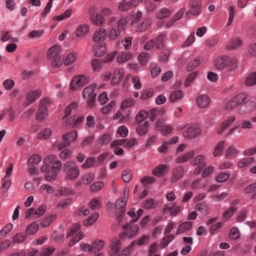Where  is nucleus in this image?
I'll return each mask as SVG.
<instances>
[{
	"label": "nucleus",
	"instance_id": "57",
	"mask_svg": "<svg viewBox=\"0 0 256 256\" xmlns=\"http://www.w3.org/2000/svg\"><path fill=\"white\" fill-rule=\"evenodd\" d=\"M132 36H126L122 40V44L124 46L125 50H129L132 44Z\"/></svg>",
	"mask_w": 256,
	"mask_h": 256
},
{
	"label": "nucleus",
	"instance_id": "51",
	"mask_svg": "<svg viewBox=\"0 0 256 256\" xmlns=\"http://www.w3.org/2000/svg\"><path fill=\"white\" fill-rule=\"evenodd\" d=\"M94 180V174L90 172L84 173L82 176V180L84 184H88Z\"/></svg>",
	"mask_w": 256,
	"mask_h": 256
},
{
	"label": "nucleus",
	"instance_id": "3",
	"mask_svg": "<svg viewBox=\"0 0 256 256\" xmlns=\"http://www.w3.org/2000/svg\"><path fill=\"white\" fill-rule=\"evenodd\" d=\"M64 171L65 174V178L69 180H76L80 174V170L76 162L68 161L64 165Z\"/></svg>",
	"mask_w": 256,
	"mask_h": 256
},
{
	"label": "nucleus",
	"instance_id": "5",
	"mask_svg": "<svg viewBox=\"0 0 256 256\" xmlns=\"http://www.w3.org/2000/svg\"><path fill=\"white\" fill-rule=\"evenodd\" d=\"M50 104L48 98H44L40 102L39 108L36 113V118L38 120H42L48 115V107Z\"/></svg>",
	"mask_w": 256,
	"mask_h": 256
},
{
	"label": "nucleus",
	"instance_id": "24",
	"mask_svg": "<svg viewBox=\"0 0 256 256\" xmlns=\"http://www.w3.org/2000/svg\"><path fill=\"white\" fill-rule=\"evenodd\" d=\"M184 174V168L180 166L176 167L174 169L170 179L171 182L178 181L182 176Z\"/></svg>",
	"mask_w": 256,
	"mask_h": 256
},
{
	"label": "nucleus",
	"instance_id": "49",
	"mask_svg": "<svg viewBox=\"0 0 256 256\" xmlns=\"http://www.w3.org/2000/svg\"><path fill=\"white\" fill-rule=\"evenodd\" d=\"M149 59V54L148 53L142 52L138 57L139 64L142 66H146Z\"/></svg>",
	"mask_w": 256,
	"mask_h": 256
},
{
	"label": "nucleus",
	"instance_id": "44",
	"mask_svg": "<svg viewBox=\"0 0 256 256\" xmlns=\"http://www.w3.org/2000/svg\"><path fill=\"white\" fill-rule=\"evenodd\" d=\"M149 122L148 121L144 122V123H140L138 124L136 131L140 136H143L146 134L148 130V128Z\"/></svg>",
	"mask_w": 256,
	"mask_h": 256
},
{
	"label": "nucleus",
	"instance_id": "62",
	"mask_svg": "<svg viewBox=\"0 0 256 256\" xmlns=\"http://www.w3.org/2000/svg\"><path fill=\"white\" fill-rule=\"evenodd\" d=\"M55 250V248L52 246H48L42 248L40 252V256H50L52 254Z\"/></svg>",
	"mask_w": 256,
	"mask_h": 256
},
{
	"label": "nucleus",
	"instance_id": "41",
	"mask_svg": "<svg viewBox=\"0 0 256 256\" xmlns=\"http://www.w3.org/2000/svg\"><path fill=\"white\" fill-rule=\"evenodd\" d=\"M89 206L92 210L100 209L102 206V202L100 198H92L89 204Z\"/></svg>",
	"mask_w": 256,
	"mask_h": 256
},
{
	"label": "nucleus",
	"instance_id": "55",
	"mask_svg": "<svg viewBox=\"0 0 256 256\" xmlns=\"http://www.w3.org/2000/svg\"><path fill=\"white\" fill-rule=\"evenodd\" d=\"M42 160L41 157L38 154H34L30 157L28 160V164L30 166H35L40 162Z\"/></svg>",
	"mask_w": 256,
	"mask_h": 256
},
{
	"label": "nucleus",
	"instance_id": "21",
	"mask_svg": "<svg viewBox=\"0 0 256 256\" xmlns=\"http://www.w3.org/2000/svg\"><path fill=\"white\" fill-rule=\"evenodd\" d=\"M210 102V98L205 94L200 95L196 98L197 106L202 108H206L209 105Z\"/></svg>",
	"mask_w": 256,
	"mask_h": 256
},
{
	"label": "nucleus",
	"instance_id": "9",
	"mask_svg": "<svg viewBox=\"0 0 256 256\" xmlns=\"http://www.w3.org/2000/svg\"><path fill=\"white\" fill-rule=\"evenodd\" d=\"M188 10L190 14L194 16H198L202 12L201 0H190L188 4Z\"/></svg>",
	"mask_w": 256,
	"mask_h": 256
},
{
	"label": "nucleus",
	"instance_id": "50",
	"mask_svg": "<svg viewBox=\"0 0 256 256\" xmlns=\"http://www.w3.org/2000/svg\"><path fill=\"white\" fill-rule=\"evenodd\" d=\"M48 60L50 61V64L53 68H59L64 62L63 58L62 55Z\"/></svg>",
	"mask_w": 256,
	"mask_h": 256
},
{
	"label": "nucleus",
	"instance_id": "17",
	"mask_svg": "<svg viewBox=\"0 0 256 256\" xmlns=\"http://www.w3.org/2000/svg\"><path fill=\"white\" fill-rule=\"evenodd\" d=\"M106 37V29L100 28L94 32L92 40L94 42H102V41L105 40Z\"/></svg>",
	"mask_w": 256,
	"mask_h": 256
},
{
	"label": "nucleus",
	"instance_id": "2",
	"mask_svg": "<svg viewBox=\"0 0 256 256\" xmlns=\"http://www.w3.org/2000/svg\"><path fill=\"white\" fill-rule=\"evenodd\" d=\"M43 162L45 164H50L52 166V174L47 172L44 176L45 179L48 181L54 180L56 177L57 172L62 166L61 162L56 159L55 156L50 154L44 158Z\"/></svg>",
	"mask_w": 256,
	"mask_h": 256
},
{
	"label": "nucleus",
	"instance_id": "30",
	"mask_svg": "<svg viewBox=\"0 0 256 256\" xmlns=\"http://www.w3.org/2000/svg\"><path fill=\"white\" fill-rule=\"evenodd\" d=\"M61 55L60 48L57 45L50 47L47 52V56L48 60L54 58L56 56L57 57Z\"/></svg>",
	"mask_w": 256,
	"mask_h": 256
},
{
	"label": "nucleus",
	"instance_id": "59",
	"mask_svg": "<svg viewBox=\"0 0 256 256\" xmlns=\"http://www.w3.org/2000/svg\"><path fill=\"white\" fill-rule=\"evenodd\" d=\"M13 228V225L11 223L6 224L0 230V236L4 237Z\"/></svg>",
	"mask_w": 256,
	"mask_h": 256
},
{
	"label": "nucleus",
	"instance_id": "64",
	"mask_svg": "<svg viewBox=\"0 0 256 256\" xmlns=\"http://www.w3.org/2000/svg\"><path fill=\"white\" fill-rule=\"evenodd\" d=\"M230 176V174L228 172H222L216 176V180L218 182H223L227 180Z\"/></svg>",
	"mask_w": 256,
	"mask_h": 256
},
{
	"label": "nucleus",
	"instance_id": "46",
	"mask_svg": "<svg viewBox=\"0 0 256 256\" xmlns=\"http://www.w3.org/2000/svg\"><path fill=\"white\" fill-rule=\"evenodd\" d=\"M93 252L96 253L100 250L104 245V242L102 240H96L92 244Z\"/></svg>",
	"mask_w": 256,
	"mask_h": 256
},
{
	"label": "nucleus",
	"instance_id": "23",
	"mask_svg": "<svg viewBox=\"0 0 256 256\" xmlns=\"http://www.w3.org/2000/svg\"><path fill=\"white\" fill-rule=\"evenodd\" d=\"M156 128L157 130H160L164 136L169 134L172 130L170 126L163 125V121L162 120H158L156 121Z\"/></svg>",
	"mask_w": 256,
	"mask_h": 256
},
{
	"label": "nucleus",
	"instance_id": "22",
	"mask_svg": "<svg viewBox=\"0 0 256 256\" xmlns=\"http://www.w3.org/2000/svg\"><path fill=\"white\" fill-rule=\"evenodd\" d=\"M236 120V116H228L224 122H222L220 126L218 128L216 132L218 134H220L226 128L229 126H230Z\"/></svg>",
	"mask_w": 256,
	"mask_h": 256
},
{
	"label": "nucleus",
	"instance_id": "52",
	"mask_svg": "<svg viewBox=\"0 0 256 256\" xmlns=\"http://www.w3.org/2000/svg\"><path fill=\"white\" fill-rule=\"evenodd\" d=\"M155 42L156 48L160 49L164 46L165 42V36L164 34H160L158 36Z\"/></svg>",
	"mask_w": 256,
	"mask_h": 256
},
{
	"label": "nucleus",
	"instance_id": "19",
	"mask_svg": "<svg viewBox=\"0 0 256 256\" xmlns=\"http://www.w3.org/2000/svg\"><path fill=\"white\" fill-rule=\"evenodd\" d=\"M240 148L238 144L232 145L229 146L225 153V156L227 158H234L240 152Z\"/></svg>",
	"mask_w": 256,
	"mask_h": 256
},
{
	"label": "nucleus",
	"instance_id": "60",
	"mask_svg": "<svg viewBox=\"0 0 256 256\" xmlns=\"http://www.w3.org/2000/svg\"><path fill=\"white\" fill-rule=\"evenodd\" d=\"M96 162L95 158L90 156L88 158L85 162L82 165V168H88L92 167Z\"/></svg>",
	"mask_w": 256,
	"mask_h": 256
},
{
	"label": "nucleus",
	"instance_id": "58",
	"mask_svg": "<svg viewBox=\"0 0 256 256\" xmlns=\"http://www.w3.org/2000/svg\"><path fill=\"white\" fill-rule=\"evenodd\" d=\"M78 106V104L76 102H73L70 105L68 106L65 109V114L63 117V118L64 119L68 116H69L71 114L72 110L76 109Z\"/></svg>",
	"mask_w": 256,
	"mask_h": 256
},
{
	"label": "nucleus",
	"instance_id": "11",
	"mask_svg": "<svg viewBox=\"0 0 256 256\" xmlns=\"http://www.w3.org/2000/svg\"><path fill=\"white\" fill-rule=\"evenodd\" d=\"M78 137L77 132L72 130L67 132L63 134L62 140L64 141V144L63 145L60 144L58 146L59 149H62L66 146L70 144V142L74 141Z\"/></svg>",
	"mask_w": 256,
	"mask_h": 256
},
{
	"label": "nucleus",
	"instance_id": "48",
	"mask_svg": "<svg viewBox=\"0 0 256 256\" xmlns=\"http://www.w3.org/2000/svg\"><path fill=\"white\" fill-rule=\"evenodd\" d=\"M84 237V234L82 232H79L78 233L73 236L68 242V246H72L78 241L82 239Z\"/></svg>",
	"mask_w": 256,
	"mask_h": 256
},
{
	"label": "nucleus",
	"instance_id": "38",
	"mask_svg": "<svg viewBox=\"0 0 256 256\" xmlns=\"http://www.w3.org/2000/svg\"><path fill=\"white\" fill-rule=\"evenodd\" d=\"M192 222H184L178 226L176 234H179L191 228Z\"/></svg>",
	"mask_w": 256,
	"mask_h": 256
},
{
	"label": "nucleus",
	"instance_id": "54",
	"mask_svg": "<svg viewBox=\"0 0 256 256\" xmlns=\"http://www.w3.org/2000/svg\"><path fill=\"white\" fill-rule=\"evenodd\" d=\"M204 158L202 155L198 156L192 161L193 164L197 165L198 166H200V168H204L206 163L204 160Z\"/></svg>",
	"mask_w": 256,
	"mask_h": 256
},
{
	"label": "nucleus",
	"instance_id": "13",
	"mask_svg": "<svg viewBox=\"0 0 256 256\" xmlns=\"http://www.w3.org/2000/svg\"><path fill=\"white\" fill-rule=\"evenodd\" d=\"M41 94L42 90L40 89L28 92L24 106H26L34 102L40 96Z\"/></svg>",
	"mask_w": 256,
	"mask_h": 256
},
{
	"label": "nucleus",
	"instance_id": "42",
	"mask_svg": "<svg viewBox=\"0 0 256 256\" xmlns=\"http://www.w3.org/2000/svg\"><path fill=\"white\" fill-rule=\"evenodd\" d=\"M254 158L252 157H248L241 159L238 162V166L239 168H244L253 163Z\"/></svg>",
	"mask_w": 256,
	"mask_h": 256
},
{
	"label": "nucleus",
	"instance_id": "35",
	"mask_svg": "<svg viewBox=\"0 0 256 256\" xmlns=\"http://www.w3.org/2000/svg\"><path fill=\"white\" fill-rule=\"evenodd\" d=\"M52 130L48 128L42 129L38 134L37 138L40 140H46L52 135Z\"/></svg>",
	"mask_w": 256,
	"mask_h": 256
},
{
	"label": "nucleus",
	"instance_id": "27",
	"mask_svg": "<svg viewBox=\"0 0 256 256\" xmlns=\"http://www.w3.org/2000/svg\"><path fill=\"white\" fill-rule=\"evenodd\" d=\"M124 71L122 68H116L114 72L111 82L112 84H116L121 81L123 78Z\"/></svg>",
	"mask_w": 256,
	"mask_h": 256
},
{
	"label": "nucleus",
	"instance_id": "4",
	"mask_svg": "<svg viewBox=\"0 0 256 256\" xmlns=\"http://www.w3.org/2000/svg\"><path fill=\"white\" fill-rule=\"evenodd\" d=\"M96 84H92L84 88L82 92V98L86 99L88 104L92 106L94 105L96 97Z\"/></svg>",
	"mask_w": 256,
	"mask_h": 256
},
{
	"label": "nucleus",
	"instance_id": "63",
	"mask_svg": "<svg viewBox=\"0 0 256 256\" xmlns=\"http://www.w3.org/2000/svg\"><path fill=\"white\" fill-rule=\"evenodd\" d=\"M200 64V60H190L187 66V70L188 71H192L197 68Z\"/></svg>",
	"mask_w": 256,
	"mask_h": 256
},
{
	"label": "nucleus",
	"instance_id": "29",
	"mask_svg": "<svg viewBox=\"0 0 256 256\" xmlns=\"http://www.w3.org/2000/svg\"><path fill=\"white\" fill-rule=\"evenodd\" d=\"M226 66L224 68L228 71H234L238 65L237 59L236 57L227 56Z\"/></svg>",
	"mask_w": 256,
	"mask_h": 256
},
{
	"label": "nucleus",
	"instance_id": "40",
	"mask_svg": "<svg viewBox=\"0 0 256 256\" xmlns=\"http://www.w3.org/2000/svg\"><path fill=\"white\" fill-rule=\"evenodd\" d=\"M245 84L251 86L256 84V72H252L249 74L245 79Z\"/></svg>",
	"mask_w": 256,
	"mask_h": 256
},
{
	"label": "nucleus",
	"instance_id": "53",
	"mask_svg": "<svg viewBox=\"0 0 256 256\" xmlns=\"http://www.w3.org/2000/svg\"><path fill=\"white\" fill-rule=\"evenodd\" d=\"M136 104V101L132 98H128L124 100L120 106L122 110H124L128 108L133 106Z\"/></svg>",
	"mask_w": 256,
	"mask_h": 256
},
{
	"label": "nucleus",
	"instance_id": "15",
	"mask_svg": "<svg viewBox=\"0 0 256 256\" xmlns=\"http://www.w3.org/2000/svg\"><path fill=\"white\" fill-rule=\"evenodd\" d=\"M120 240L118 238L113 240L110 246L109 254L111 256H120Z\"/></svg>",
	"mask_w": 256,
	"mask_h": 256
},
{
	"label": "nucleus",
	"instance_id": "10",
	"mask_svg": "<svg viewBox=\"0 0 256 256\" xmlns=\"http://www.w3.org/2000/svg\"><path fill=\"white\" fill-rule=\"evenodd\" d=\"M140 3L139 0H122L119 2L118 9L120 12H126L134 8Z\"/></svg>",
	"mask_w": 256,
	"mask_h": 256
},
{
	"label": "nucleus",
	"instance_id": "18",
	"mask_svg": "<svg viewBox=\"0 0 256 256\" xmlns=\"http://www.w3.org/2000/svg\"><path fill=\"white\" fill-rule=\"evenodd\" d=\"M92 54L96 56H102L106 52L105 43L102 42H96L92 48Z\"/></svg>",
	"mask_w": 256,
	"mask_h": 256
},
{
	"label": "nucleus",
	"instance_id": "7",
	"mask_svg": "<svg viewBox=\"0 0 256 256\" xmlns=\"http://www.w3.org/2000/svg\"><path fill=\"white\" fill-rule=\"evenodd\" d=\"M247 98V94L244 92L240 93L234 97L227 103L226 108L232 109L242 104Z\"/></svg>",
	"mask_w": 256,
	"mask_h": 256
},
{
	"label": "nucleus",
	"instance_id": "31",
	"mask_svg": "<svg viewBox=\"0 0 256 256\" xmlns=\"http://www.w3.org/2000/svg\"><path fill=\"white\" fill-rule=\"evenodd\" d=\"M170 10L166 7L160 8L156 13V17L158 20H162L171 14Z\"/></svg>",
	"mask_w": 256,
	"mask_h": 256
},
{
	"label": "nucleus",
	"instance_id": "32",
	"mask_svg": "<svg viewBox=\"0 0 256 256\" xmlns=\"http://www.w3.org/2000/svg\"><path fill=\"white\" fill-rule=\"evenodd\" d=\"M92 23L98 26H103L105 23V20L104 16L100 14H96L92 16L90 18Z\"/></svg>",
	"mask_w": 256,
	"mask_h": 256
},
{
	"label": "nucleus",
	"instance_id": "36",
	"mask_svg": "<svg viewBox=\"0 0 256 256\" xmlns=\"http://www.w3.org/2000/svg\"><path fill=\"white\" fill-rule=\"evenodd\" d=\"M39 227L38 222H33L28 226L26 232L28 235H34L37 232Z\"/></svg>",
	"mask_w": 256,
	"mask_h": 256
},
{
	"label": "nucleus",
	"instance_id": "14",
	"mask_svg": "<svg viewBox=\"0 0 256 256\" xmlns=\"http://www.w3.org/2000/svg\"><path fill=\"white\" fill-rule=\"evenodd\" d=\"M78 52L76 50L68 52L63 58L64 64L68 66L72 64L78 58Z\"/></svg>",
	"mask_w": 256,
	"mask_h": 256
},
{
	"label": "nucleus",
	"instance_id": "45",
	"mask_svg": "<svg viewBox=\"0 0 256 256\" xmlns=\"http://www.w3.org/2000/svg\"><path fill=\"white\" fill-rule=\"evenodd\" d=\"M224 141L219 142L216 144L212 152V155L214 157H216L222 154L223 148H224Z\"/></svg>",
	"mask_w": 256,
	"mask_h": 256
},
{
	"label": "nucleus",
	"instance_id": "26",
	"mask_svg": "<svg viewBox=\"0 0 256 256\" xmlns=\"http://www.w3.org/2000/svg\"><path fill=\"white\" fill-rule=\"evenodd\" d=\"M132 54L128 52H120L116 58V60L118 63H124L128 62L132 59Z\"/></svg>",
	"mask_w": 256,
	"mask_h": 256
},
{
	"label": "nucleus",
	"instance_id": "6",
	"mask_svg": "<svg viewBox=\"0 0 256 256\" xmlns=\"http://www.w3.org/2000/svg\"><path fill=\"white\" fill-rule=\"evenodd\" d=\"M89 82V77L84 74L74 76L72 80L70 87L72 90H74L78 87L84 86Z\"/></svg>",
	"mask_w": 256,
	"mask_h": 256
},
{
	"label": "nucleus",
	"instance_id": "12",
	"mask_svg": "<svg viewBox=\"0 0 256 256\" xmlns=\"http://www.w3.org/2000/svg\"><path fill=\"white\" fill-rule=\"evenodd\" d=\"M201 130L199 126L194 124L189 126L185 130L183 134L184 138L188 139H192L199 136L200 134Z\"/></svg>",
	"mask_w": 256,
	"mask_h": 256
},
{
	"label": "nucleus",
	"instance_id": "16",
	"mask_svg": "<svg viewBox=\"0 0 256 256\" xmlns=\"http://www.w3.org/2000/svg\"><path fill=\"white\" fill-rule=\"evenodd\" d=\"M90 31V28L88 24L82 23L80 24L76 28L74 33L78 38H82L88 34Z\"/></svg>",
	"mask_w": 256,
	"mask_h": 256
},
{
	"label": "nucleus",
	"instance_id": "39",
	"mask_svg": "<svg viewBox=\"0 0 256 256\" xmlns=\"http://www.w3.org/2000/svg\"><path fill=\"white\" fill-rule=\"evenodd\" d=\"M237 210V208L235 206H230L227 210L224 212L222 214V220L224 221H226L230 220L234 215V213Z\"/></svg>",
	"mask_w": 256,
	"mask_h": 256
},
{
	"label": "nucleus",
	"instance_id": "37",
	"mask_svg": "<svg viewBox=\"0 0 256 256\" xmlns=\"http://www.w3.org/2000/svg\"><path fill=\"white\" fill-rule=\"evenodd\" d=\"M57 215L55 214H50L43 218L40 222V226L42 228H46L56 218Z\"/></svg>",
	"mask_w": 256,
	"mask_h": 256
},
{
	"label": "nucleus",
	"instance_id": "25",
	"mask_svg": "<svg viewBox=\"0 0 256 256\" xmlns=\"http://www.w3.org/2000/svg\"><path fill=\"white\" fill-rule=\"evenodd\" d=\"M168 172V168L166 164H160L152 170V174L156 176H161L166 174Z\"/></svg>",
	"mask_w": 256,
	"mask_h": 256
},
{
	"label": "nucleus",
	"instance_id": "1",
	"mask_svg": "<svg viewBox=\"0 0 256 256\" xmlns=\"http://www.w3.org/2000/svg\"><path fill=\"white\" fill-rule=\"evenodd\" d=\"M127 25L126 19L122 18L116 24L112 25L106 30L107 37L110 41L116 40L120 37L121 32L125 30Z\"/></svg>",
	"mask_w": 256,
	"mask_h": 256
},
{
	"label": "nucleus",
	"instance_id": "8",
	"mask_svg": "<svg viewBox=\"0 0 256 256\" xmlns=\"http://www.w3.org/2000/svg\"><path fill=\"white\" fill-rule=\"evenodd\" d=\"M256 108V98L253 97L247 100L240 106L238 110L240 114H244L254 110Z\"/></svg>",
	"mask_w": 256,
	"mask_h": 256
},
{
	"label": "nucleus",
	"instance_id": "43",
	"mask_svg": "<svg viewBox=\"0 0 256 256\" xmlns=\"http://www.w3.org/2000/svg\"><path fill=\"white\" fill-rule=\"evenodd\" d=\"M183 96V92L182 90H176L171 92L170 95V100L172 102H177Z\"/></svg>",
	"mask_w": 256,
	"mask_h": 256
},
{
	"label": "nucleus",
	"instance_id": "61",
	"mask_svg": "<svg viewBox=\"0 0 256 256\" xmlns=\"http://www.w3.org/2000/svg\"><path fill=\"white\" fill-rule=\"evenodd\" d=\"M132 178V172L130 170H126L122 172V178L125 182H128Z\"/></svg>",
	"mask_w": 256,
	"mask_h": 256
},
{
	"label": "nucleus",
	"instance_id": "33",
	"mask_svg": "<svg viewBox=\"0 0 256 256\" xmlns=\"http://www.w3.org/2000/svg\"><path fill=\"white\" fill-rule=\"evenodd\" d=\"M194 150H190L183 154H180L176 160V163L182 164L187 162L190 158H192L194 155Z\"/></svg>",
	"mask_w": 256,
	"mask_h": 256
},
{
	"label": "nucleus",
	"instance_id": "28",
	"mask_svg": "<svg viewBox=\"0 0 256 256\" xmlns=\"http://www.w3.org/2000/svg\"><path fill=\"white\" fill-rule=\"evenodd\" d=\"M124 196L118 199L116 202V208L120 209L126 206L128 196V190L125 188L123 192Z\"/></svg>",
	"mask_w": 256,
	"mask_h": 256
},
{
	"label": "nucleus",
	"instance_id": "20",
	"mask_svg": "<svg viewBox=\"0 0 256 256\" xmlns=\"http://www.w3.org/2000/svg\"><path fill=\"white\" fill-rule=\"evenodd\" d=\"M242 44V40L238 37H234L230 39L229 42L226 45L228 50H235L238 48Z\"/></svg>",
	"mask_w": 256,
	"mask_h": 256
},
{
	"label": "nucleus",
	"instance_id": "34",
	"mask_svg": "<svg viewBox=\"0 0 256 256\" xmlns=\"http://www.w3.org/2000/svg\"><path fill=\"white\" fill-rule=\"evenodd\" d=\"M227 56H218L216 59L214 66L217 69L222 70L225 68Z\"/></svg>",
	"mask_w": 256,
	"mask_h": 256
},
{
	"label": "nucleus",
	"instance_id": "47",
	"mask_svg": "<svg viewBox=\"0 0 256 256\" xmlns=\"http://www.w3.org/2000/svg\"><path fill=\"white\" fill-rule=\"evenodd\" d=\"M174 238L173 234H169L164 236L160 241L159 244V247L160 249H163L168 245L170 242Z\"/></svg>",
	"mask_w": 256,
	"mask_h": 256
},
{
	"label": "nucleus",
	"instance_id": "56",
	"mask_svg": "<svg viewBox=\"0 0 256 256\" xmlns=\"http://www.w3.org/2000/svg\"><path fill=\"white\" fill-rule=\"evenodd\" d=\"M99 214L98 212H95L90 215L88 218L84 222V225L88 226L92 224L98 218Z\"/></svg>",
	"mask_w": 256,
	"mask_h": 256
}]
</instances>
